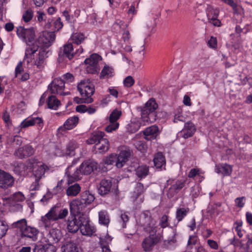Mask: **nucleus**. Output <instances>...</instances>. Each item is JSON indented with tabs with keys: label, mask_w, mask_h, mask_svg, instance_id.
<instances>
[{
	"label": "nucleus",
	"mask_w": 252,
	"mask_h": 252,
	"mask_svg": "<svg viewBox=\"0 0 252 252\" xmlns=\"http://www.w3.org/2000/svg\"><path fill=\"white\" fill-rule=\"evenodd\" d=\"M139 223L143 227L144 230L149 233L142 242V247L145 252L152 250L153 247L161 240L159 234H156V221L153 219L149 212H143L140 216Z\"/></svg>",
	"instance_id": "1"
},
{
	"label": "nucleus",
	"mask_w": 252,
	"mask_h": 252,
	"mask_svg": "<svg viewBox=\"0 0 252 252\" xmlns=\"http://www.w3.org/2000/svg\"><path fill=\"white\" fill-rule=\"evenodd\" d=\"M97 167V163L94 161L88 160L83 162L80 166L79 168H76L73 165L69 166L66 170L65 174L68 177V184L72 183L76 181L81 179V175H89Z\"/></svg>",
	"instance_id": "2"
},
{
	"label": "nucleus",
	"mask_w": 252,
	"mask_h": 252,
	"mask_svg": "<svg viewBox=\"0 0 252 252\" xmlns=\"http://www.w3.org/2000/svg\"><path fill=\"white\" fill-rule=\"evenodd\" d=\"M39 162L35 158H31L26 161V166L28 168L33 169L32 174L31 176L32 183L31 185V189L32 190H38L42 184L41 179L43 177L48 167L44 164L38 165Z\"/></svg>",
	"instance_id": "3"
},
{
	"label": "nucleus",
	"mask_w": 252,
	"mask_h": 252,
	"mask_svg": "<svg viewBox=\"0 0 252 252\" xmlns=\"http://www.w3.org/2000/svg\"><path fill=\"white\" fill-rule=\"evenodd\" d=\"M158 105L153 98L150 99L141 109V119L143 125L146 123L149 124L155 122L159 118V113L156 111Z\"/></svg>",
	"instance_id": "4"
},
{
	"label": "nucleus",
	"mask_w": 252,
	"mask_h": 252,
	"mask_svg": "<svg viewBox=\"0 0 252 252\" xmlns=\"http://www.w3.org/2000/svg\"><path fill=\"white\" fill-rule=\"evenodd\" d=\"M68 213L67 209H59L58 207H53L45 216L41 217L42 224L46 229L50 228L53 226L54 221L64 219Z\"/></svg>",
	"instance_id": "5"
},
{
	"label": "nucleus",
	"mask_w": 252,
	"mask_h": 252,
	"mask_svg": "<svg viewBox=\"0 0 252 252\" xmlns=\"http://www.w3.org/2000/svg\"><path fill=\"white\" fill-rule=\"evenodd\" d=\"M100 56L98 54H93L90 58L85 60V64H87L86 71L88 73L94 74L100 70L98 63L100 60Z\"/></svg>",
	"instance_id": "6"
},
{
	"label": "nucleus",
	"mask_w": 252,
	"mask_h": 252,
	"mask_svg": "<svg viewBox=\"0 0 252 252\" xmlns=\"http://www.w3.org/2000/svg\"><path fill=\"white\" fill-rule=\"evenodd\" d=\"M65 82L63 79L55 78L48 86V90L52 94H59L60 95H67L69 93H64Z\"/></svg>",
	"instance_id": "7"
},
{
	"label": "nucleus",
	"mask_w": 252,
	"mask_h": 252,
	"mask_svg": "<svg viewBox=\"0 0 252 252\" xmlns=\"http://www.w3.org/2000/svg\"><path fill=\"white\" fill-rule=\"evenodd\" d=\"M77 88L82 97L92 98L91 96L94 93V85L88 81L84 80L81 81L78 85Z\"/></svg>",
	"instance_id": "8"
},
{
	"label": "nucleus",
	"mask_w": 252,
	"mask_h": 252,
	"mask_svg": "<svg viewBox=\"0 0 252 252\" xmlns=\"http://www.w3.org/2000/svg\"><path fill=\"white\" fill-rule=\"evenodd\" d=\"M122 115V112L117 109L114 110L110 114L109 117V125L105 127V130L107 132H111L116 130L119 126L117 120Z\"/></svg>",
	"instance_id": "9"
},
{
	"label": "nucleus",
	"mask_w": 252,
	"mask_h": 252,
	"mask_svg": "<svg viewBox=\"0 0 252 252\" xmlns=\"http://www.w3.org/2000/svg\"><path fill=\"white\" fill-rule=\"evenodd\" d=\"M17 34L19 37L23 38L25 42H32L34 39L35 32L32 28L25 29L20 26L17 28Z\"/></svg>",
	"instance_id": "10"
},
{
	"label": "nucleus",
	"mask_w": 252,
	"mask_h": 252,
	"mask_svg": "<svg viewBox=\"0 0 252 252\" xmlns=\"http://www.w3.org/2000/svg\"><path fill=\"white\" fill-rule=\"evenodd\" d=\"M80 231L83 235H91L94 232V227L89 223L87 216L85 214L80 216Z\"/></svg>",
	"instance_id": "11"
},
{
	"label": "nucleus",
	"mask_w": 252,
	"mask_h": 252,
	"mask_svg": "<svg viewBox=\"0 0 252 252\" xmlns=\"http://www.w3.org/2000/svg\"><path fill=\"white\" fill-rule=\"evenodd\" d=\"M14 182L13 177L9 173L0 170V187L6 189L13 186Z\"/></svg>",
	"instance_id": "12"
},
{
	"label": "nucleus",
	"mask_w": 252,
	"mask_h": 252,
	"mask_svg": "<svg viewBox=\"0 0 252 252\" xmlns=\"http://www.w3.org/2000/svg\"><path fill=\"white\" fill-rule=\"evenodd\" d=\"M130 156V150L127 149L122 150L118 155L116 154V166L118 168H122L128 161Z\"/></svg>",
	"instance_id": "13"
},
{
	"label": "nucleus",
	"mask_w": 252,
	"mask_h": 252,
	"mask_svg": "<svg viewBox=\"0 0 252 252\" xmlns=\"http://www.w3.org/2000/svg\"><path fill=\"white\" fill-rule=\"evenodd\" d=\"M74 54L72 43H67L60 48L59 52V56L60 58H67L71 60L74 57Z\"/></svg>",
	"instance_id": "14"
},
{
	"label": "nucleus",
	"mask_w": 252,
	"mask_h": 252,
	"mask_svg": "<svg viewBox=\"0 0 252 252\" xmlns=\"http://www.w3.org/2000/svg\"><path fill=\"white\" fill-rule=\"evenodd\" d=\"M34 153V149L30 145H27L17 150L14 155L20 158H24L30 157Z\"/></svg>",
	"instance_id": "15"
},
{
	"label": "nucleus",
	"mask_w": 252,
	"mask_h": 252,
	"mask_svg": "<svg viewBox=\"0 0 252 252\" xmlns=\"http://www.w3.org/2000/svg\"><path fill=\"white\" fill-rule=\"evenodd\" d=\"M185 181L178 180L173 183L168 189L167 196L169 198L174 197L184 186Z\"/></svg>",
	"instance_id": "16"
},
{
	"label": "nucleus",
	"mask_w": 252,
	"mask_h": 252,
	"mask_svg": "<svg viewBox=\"0 0 252 252\" xmlns=\"http://www.w3.org/2000/svg\"><path fill=\"white\" fill-rule=\"evenodd\" d=\"M85 207L86 206L79 200H73L70 203V213L74 216H79L83 214L81 213Z\"/></svg>",
	"instance_id": "17"
},
{
	"label": "nucleus",
	"mask_w": 252,
	"mask_h": 252,
	"mask_svg": "<svg viewBox=\"0 0 252 252\" xmlns=\"http://www.w3.org/2000/svg\"><path fill=\"white\" fill-rule=\"evenodd\" d=\"M55 38L56 35L54 32H47L40 37L39 42L42 44L44 48H47L52 45Z\"/></svg>",
	"instance_id": "18"
},
{
	"label": "nucleus",
	"mask_w": 252,
	"mask_h": 252,
	"mask_svg": "<svg viewBox=\"0 0 252 252\" xmlns=\"http://www.w3.org/2000/svg\"><path fill=\"white\" fill-rule=\"evenodd\" d=\"M111 187L112 182L110 179H102L99 183L98 193L101 195H105L110 191Z\"/></svg>",
	"instance_id": "19"
},
{
	"label": "nucleus",
	"mask_w": 252,
	"mask_h": 252,
	"mask_svg": "<svg viewBox=\"0 0 252 252\" xmlns=\"http://www.w3.org/2000/svg\"><path fill=\"white\" fill-rule=\"evenodd\" d=\"M195 131V125L192 122H188L185 123L184 128L180 132V133L184 138L186 139L191 137Z\"/></svg>",
	"instance_id": "20"
},
{
	"label": "nucleus",
	"mask_w": 252,
	"mask_h": 252,
	"mask_svg": "<svg viewBox=\"0 0 252 252\" xmlns=\"http://www.w3.org/2000/svg\"><path fill=\"white\" fill-rule=\"evenodd\" d=\"M79 119L77 116H73L69 118L64 123L63 126L58 128L59 131L70 130L77 126L78 123Z\"/></svg>",
	"instance_id": "21"
},
{
	"label": "nucleus",
	"mask_w": 252,
	"mask_h": 252,
	"mask_svg": "<svg viewBox=\"0 0 252 252\" xmlns=\"http://www.w3.org/2000/svg\"><path fill=\"white\" fill-rule=\"evenodd\" d=\"M38 230L34 227L27 226L21 232L22 238H29L33 241L36 240V236L38 234Z\"/></svg>",
	"instance_id": "22"
},
{
	"label": "nucleus",
	"mask_w": 252,
	"mask_h": 252,
	"mask_svg": "<svg viewBox=\"0 0 252 252\" xmlns=\"http://www.w3.org/2000/svg\"><path fill=\"white\" fill-rule=\"evenodd\" d=\"M80 216H78V218L76 217L73 218L72 220H68L67 228L69 232L75 233L79 229H80Z\"/></svg>",
	"instance_id": "23"
},
{
	"label": "nucleus",
	"mask_w": 252,
	"mask_h": 252,
	"mask_svg": "<svg viewBox=\"0 0 252 252\" xmlns=\"http://www.w3.org/2000/svg\"><path fill=\"white\" fill-rule=\"evenodd\" d=\"M48 241L49 243H57L62 238V233L60 230L53 228L49 231Z\"/></svg>",
	"instance_id": "24"
},
{
	"label": "nucleus",
	"mask_w": 252,
	"mask_h": 252,
	"mask_svg": "<svg viewBox=\"0 0 252 252\" xmlns=\"http://www.w3.org/2000/svg\"><path fill=\"white\" fill-rule=\"evenodd\" d=\"M158 131V127L156 125H154L145 129L143 131V134L146 139L151 140L156 138Z\"/></svg>",
	"instance_id": "25"
},
{
	"label": "nucleus",
	"mask_w": 252,
	"mask_h": 252,
	"mask_svg": "<svg viewBox=\"0 0 252 252\" xmlns=\"http://www.w3.org/2000/svg\"><path fill=\"white\" fill-rule=\"evenodd\" d=\"M35 124L38 125L39 126H41L43 124V120L41 118H32L29 120H25L21 124V128H26L27 127L33 126Z\"/></svg>",
	"instance_id": "26"
},
{
	"label": "nucleus",
	"mask_w": 252,
	"mask_h": 252,
	"mask_svg": "<svg viewBox=\"0 0 252 252\" xmlns=\"http://www.w3.org/2000/svg\"><path fill=\"white\" fill-rule=\"evenodd\" d=\"M94 195L91 193L89 191L86 190L81 194L80 200H79L86 206L92 203L94 200Z\"/></svg>",
	"instance_id": "27"
},
{
	"label": "nucleus",
	"mask_w": 252,
	"mask_h": 252,
	"mask_svg": "<svg viewBox=\"0 0 252 252\" xmlns=\"http://www.w3.org/2000/svg\"><path fill=\"white\" fill-rule=\"evenodd\" d=\"M216 167V172L219 174H222L224 176L230 175L232 170L231 166L226 163L217 165Z\"/></svg>",
	"instance_id": "28"
},
{
	"label": "nucleus",
	"mask_w": 252,
	"mask_h": 252,
	"mask_svg": "<svg viewBox=\"0 0 252 252\" xmlns=\"http://www.w3.org/2000/svg\"><path fill=\"white\" fill-rule=\"evenodd\" d=\"M81 187L79 184L75 183L69 186L66 190V194L68 196H76L80 191Z\"/></svg>",
	"instance_id": "29"
},
{
	"label": "nucleus",
	"mask_w": 252,
	"mask_h": 252,
	"mask_svg": "<svg viewBox=\"0 0 252 252\" xmlns=\"http://www.w3.org/2000/svg\"><path fill=\"white\" fill-rule=\"evenodd\" d=\"M47 52L45 50H40L39 51L38 57L34 62V64L38 68H41L43 67L45 60L47 57Z\"/></svg>",
	"instance_id": "30"
},
{
	"label": "nucleus",
	"mask_w": 252,
	"mask_h": 252,
	"mask_svg": "<svg viewBox=\"0 0 252 252\" xmlns=\"http://www.w3.org/2000/svg\"><path fill=\"white\" fill-rule=\"evenodd\" d=\"M105 133L102 131H97L94 134H93L90 138L88 139L86 142L88 144H93L94 143H99L100 141L104 139L103 137Z\"/></svg>",
	"instance_id": "31"
},
{
	"label": "nucleus",
	"mask_w": 252,
	"mask_h": 252,
	"mask_svg": "<svg viewBox=\"0 0 252 252\" xmlns=\"http://www.w3.org/2000/svg\"><path fill=\"white\" fill-rule=\"evenodd\" d=\"M3 200L8 201V202L12 204L13 202H22L24 200L25 197L20 192H16L12 195L3 198Z\"/></svg>",
	"instance_id": "32"
},
{
	"label": "nucleus",
	"mask_w": 252,
	"mask_h": 252,
	"mask_svg": "<svg viewBox=\"0 0 252 252\" xmlns=\"http://www.w3.org/2000/svg\"><path fill=\"white\" fill-rule=\"evenodd\" d=\"M94 147L95 149L98 150L100 153H104L109 149V141L106 138H104L100 141V143H96Z\"/></svg>",
	"instance_id": "33"
},
{
	"label": "nucleus",
	"mask_w": 252,
	"mask_h": 252,
	"mask_svg": "<svg viewBox=\"0 0 252 252\" xmlns=\"http://www.w3.org/2000/svg\"><path fill=\"white\" fill-rule=\"evenodd\" d=\"M154 165L157 168H161V167L165 164V159L164 157L161 153H158L155 155L154 158Z\"/></svg>",
	"instance_id": "34"
},
{
	"label": "nucleus",
	"mask_w": 252,
	"mask_h": 252,
	"mask_svg": "<svg viewBox=\"0 0 252 252\" xmlns=\"http://www.w3.org/2000/svg\"><path fill=\"white\" fill-rule=\"evenodd\" d=\"M60 104V101L55 95H52L48 97L47 105L49 108L56 110Z\"/></svg>",
	"instance_id": "35"
},
{
	"label": "nucleus",
	"mask_w": 252,
	"mask_h": 252,
	"mask_svg": "<svg viewBox=\"0 0 252 252\" xmlns=\"http://www.w3.org/2000/svg\"><path fill=\"white\" fill-rule=\"evenodd\" d=\"M145 191L144 187L141 183H137L136 184L134 190L132 194V198L136 199Z\"/></svg>",
	"instance_id": "36"
},
{
	"label": "nucleus",
	"mask_w": 252,
	"mask_h": 252,
	"mask_svg": "<svg viewBox=\"0 0 252 252\" xmlns=\"http://www.w3.org/2000/svg\"><path fill=\"white\" fill-rule=\"evenodd\" d=\"M219 10L215 8L211 5H208L206 8V14L208 20L212 19L214 17H218L219 14Z\"/></svg>",
	"instance_id": "37"
},
{
	"label": "nucleus",
	"mask_w": 252,
	"mask_h": 252,
	"mask_svg": "<svg viewBox=\"0 0 252 252\" xmlns=\"http://www.w3.org/2000/svg\"><path fill=\"white\" fill-rule=\"evenodd\" d=\"M136 175L140 178H142L146 176L149 173V167L146 165H142L138 166L136 170Z\"/></svg>",
	"instance_id": "38"
},
{
	"label": "nucleus",
	"mask_w": 252,
	"mask_h": 252,
	"mask_svg": "<svg viewBox=\"0 0 252 252\" xmlns=\"http://www.w3.org/2000/svg\"><path fill=\"white\" fill-rule=\"evenodd\" d=\"M62 249L63 252H78L76 245L72 242H67Z\"/></svg>",
	"instance_id": "39"
},
{
	"label": "nucleus",
	"mask_w": 252,
	"mask_h": 252,
	"mask_svg": "<svg viewBox=\"0 0 252 252\" xmlns=\"http://www.w3.org/2000/svg\"><path fill=\"white\" fill-rule=\"evenodd\" d=\"M111 241V239L100 238L99 240V245L102 249V252H111V250L109 247L108 244Z\"/></svg>",
	"instance_id": "40"
},
{
	"label": "nucleus",
	"mask_w": 252,
	"mask_h": 252,
	"mask_svg": "<svg viewBox=\"0 0 252 252\" xmlns=\"http://www.w3.org/2000/svg\"><path fill=\"white\" fill-rule=\"evenodd\" d=\"M77 143L74 141H70L66 145V153L69 156L74 155V151L78 148Z\"/></svg>",
	"instance_id": "41"
},
{
	"label": "nucleus",
	"mask_w": 252,
	"mask_h": 252,
	"mask_svg": "<svg viewBox=\"0 0 252 252\" xmlns=\"http://www.w3.org/2000/svg\"><path fill=\"white\" fill-rule=\"evenodd\" d=\"M27 221L25 219H23L19 220H18L16 222L13 223L11 225L12 228H19L21 233L22 232V230H24L26 227H27Z\"/></svg>",
	"instance_id": "42"
},
{
	"label": "nucleus",
	"mask_w": 252,
	"mask_h": 252,
	"mask_svg": "<svg viewBox=\"0 0 252 252\" xmlns=\"http://www.w3.org/2000/svg\"><path fill=\"white\" fill-rule=\"evenodd\" d=\"M189 212V209L184 208H178L176 213V218L178 222L182 220L183 218L187 215Z\"/></svg>",
	"instance_id": "43"
},
{
	"label": "nucleus",
	"mask_w": 252,
	"mask_h": 252,
	"mask_svg": "<svg viewBox=\"0 0 252 252\" xmlns=\"http://www.w3.org/2000/svg\"><path fill=\"white\" fill-rule=\"evenodd\" d=\"M71 38L73 43L78 45L84 41L85 36L82 33H74L71 35Z\"/></svg>",
	"instance_id": "44"
},
{
	"label": "nucleus",
	"mask_w": 252,
	"mask_h": 252,
	"mask_svg": "<svg viewBox=\"0 0 252 252\" xmlns=\"http://www.w3.org/2000/svg\"><path fill=\"white\" fill-rule=\"evenodd\" d=\"M112 73L113 69L111 67L105 66L101 72L100 78H104L111 77L113 75Z\"/></svg>",
	"instance_id": "45"
},
{
	"label": "nucleus",
	"mask_w": 252,
	"mask_h": 252,
	"mask_svg": "<svg viewBox=\"0 0 252 252\" xmlns=\"http://www.w3.org/2000/svg\"><path fill=\"white\" fill-rule=\"evenodd\" d=\"M8 143L13 147L20 146L22 143L21 137L15 135L9 139Z\"/></svg>",
	"instance_id": "46"
},
{
	"label": "nucleus",
	"mask_w": 252,
	"mask_h": 252,
	"mask_svg": "<svg viewBox=\"0 0 252 252\" xmlns=\"http://www.w3.org/2000/svg\"><path fill=\"white\" fill-rule=\"evenodd\" d=\"M128 26V25L127 24H126L124 22L119 19H117L115 21L113 25V29L114 31H117V29L119 28L123 31L125 29H127Z\"/></svg>",
	"instance_id": "47"
},
{
	"label": "nucleus",
	"mask_w": 252,
	"mask_h": 252,
	"mask_svg": "<svg viewBox=\"0 0 252 252\" xmlns=\"http://www.w3.org/2000/svg\"><path fill=\"white\" fill-rule=\"evenodd\" d=\"M99 221L100 223L107 225L109 222L108 216L105 211H101L99 213Z\"/></svg>",
	"instance_id": "48"
},
{
	"label": "nucleus",
	"mask_w": 252,
	"mask_h": 252,
	"mask_svg": "<svg viewBox=\"0 0 252 252\" xmlns=\"http://www.w3.org/2000/svg\"><path fill=\"white\" fill-rule=\"evenodd\" d=\"M8 226L6 222L0 220V238L4 236L8 230Z\"/></svg>",
	"instance_id": "49"
},
{
	"label": "nucleus",
	"mask_w": 252,
	"mask_h": 252,
	"mask_svg": "<svg viewBox=\"0 0 252 252\" xmlns=\"http://www.w3.org/2000/svg\"><path fill=\"white\" fill-rule=\"evenodd\" d=\"M134 145L135 148L142 153L145 152L147 148V145L143 141H137Z\"/></svg>",
	"instance_id": "50"
},
{
	"label": "nucleus",
	"mask_w": 252,
	"mask_h": 252,
	"mask_svg": "<svg viewBox=\"0 0 252 252\" xmlns=\"http://www.w3.org/2000/svg\"><path fill=\"white\" fill-rule=\"evenodd\" d=\"M33 16V13L32 10L31 9H29L24 13L23 19L25 22H28L31 20Z\"/></svg>",
	"instance_id": "51"
},
{
	"label": "nucleus",
	"mask_w": 252,
	"mask_h": 252,
	"mask_svg": "<svg viewBox=\"0 0 252 252\" xmlns=\"http://www.w3.org/2000/svg\"><path fill=\"white\" fill-rule=\"evenodd\" d=\"M74 101L76 103H90L93 101L92 98H86L85 97H82V98H79L78 97H75L74 98Z\"/></svg>",
	"instance_id": "52"
},
{
	"label": "nucleus",
	"mask_w": 252,
	"mask_h": 252,
	"mask_svg": "<svg viewBox=\"0 0 252 252\" xmlns=\"http://www.w3.org/2000/svg\"><path fill=\"white\" fill-rule=\"evenodd\" d=\"M104 162L105 164L107 165L113 164L114 163H115L116 165V154H111L109 157L106 158L104 159Z\"/></svg>",
	"instance_id": "53"
},
{
	"label": "nucleus",
	"mask_w": 252,
	"mask_h": 252,
	"mask_svg": "<svg viewBox=\"0 0 252 252\" xmlns=\"http://www.w3.org/2000/svg\"><path fill=\"white\" fill-rule=\"evenodd\" d=\"M46 247V244H43L41 242L38 243L35 245L33 249V252H45Z\"/></svg>",
	"instance_id": "54"
},
{
	"label": "nucleus",
	"mask_w": 252,
	"mask_h": 252,
	"mask_svg": "<svg viewBox=\"0 0 252 252\" xmlns=\"http://www.w3.org/2000/svg\"><path fill=\"white\" fill-rule=\"evenodd\" d=\"M38 46L35 44H33L32 46L29 47L26 50L25 58H27L29 55L33 54L38 50Z\"/></svg>",
	"instance_id": "55"
},
{
	"label": "nucleus",
	"mask_w": 252,
	"mask_h": 252,
	"mask_svg": "<svg viewBox=\"0 0 252 252\" xmlns=\"http://www.w3.org/2000/svg\"><path fill=\"white\" fill-rule=\"evenodd\" d=\"M124 85L126 87H131L134 83V80L131 76H127L124 80Z\"/></svg>",
	"instance_id": "56"
},
{
	"label": "nucleus",
	"mask_w": 252,
	"mask_h": 252,
	"mask_svg": "<svg viewBox=\"0 0 252 252\" xmlns=\"http://www.w3.org/2000/svg\"><path fill=\"white\" fill-rule=\"evenodd\" d=\"M220 203H216L213 205H210L207 208V213L210 216H212L215 213V210L217 209L218 207H220Z\"/></svg>",
	"instance_id": "57"
},
{
	"label": "nucleus",
	"mask_w": 252,
	"mask_h": 252,
	"mask_svg": "<svg viewBox=\"0 0 252 252\" xmlns=\"http://www.w3.org/2000/svg\"><path fill=\"white\" fill-rule=\"evenodd\" d=\"M168 217L166 215H164L161 217L160 220L159 225L162 228H165L168 226Z\"/></svg>",
	"instance_id": "58"
},
{
	"label": "nucleus",
	"mask_w": 252,
	"mask_h": 252,
	"mask_svg": "<svg viewBox=\"0 0 252 252\" xmlns=\"http://www.w3.org/2000/svg\"><path fill=\"white\" fill-rule=\"evenodd\" d=\"M2 117L3 120L7 126L11 124V121L10 119V115L7 111L5 110L3 112Z\"/></svg>",
	"instance_id": "59"
},
{
	"label": "nucleus",
	"mask_w": 252,
	"mask_h": 252,
	"mask_svg": "<svg viewBox=\"0 0 252 252\" xmlns=\"http://www.w3.org/2000/svg\"><path fill=\"white\" fill-rule=\"evenodd\" d=\"M223 2L231 6L234 10V13L237 12V5L233 0H221Z\"/></svg>",
	"instance_id": "60"
},
{
	"label": "nucleus",
	"mask_w": 252,
	"mask_h": 252,
	"mask_svg": "<svg viewBox=\"0 0 252 252\" xmlns=\"http://www.w3.org/2000/svg\"><path fill=\"white\" fill-rule=\"evenodd\" d=\"M54 25L55 30L57 31L61 29L63 27V23L61 21V18L60 17L58 18L54 22Z\"/></svg>",
	"instance_id": "61"
},
{
	"label": "nucleus",
	"mask_w": 252,
	"mask_h": 252,
	"mask_svg": "<svg viewBox=\"0 0 252 252\" xmlns=\"http://www.w3.org/2000/svg\"><path fill=\"white\" fill-rule=\"evenodd\" d=\"M123 32L122 38L124 41H128L130 38V35L129 31L127 29H125L122 31Z\"/></svg>",
	"instance_id": "62"
},
{
	"label": "nucleus",
	"mask_w": 252,
	"mask_h": 252,
	"mask_svg": "<svg viewBox=\"0 0 252 252\" xmlns=\"http://www.w3.org/2000/svg\"><path fill=\"white\" fill-rule=\"evenodd\" d=\"M209 46L212 48H216L217 46V40L216 38L212 36L208 41Z\"/></svg>",
	"instance_id": "63"
},
{
	"label": "nucleus",
	"mask_w": 252,
	"mask_h": 252,
	"mask_svg": "<svg viewBox=\"0 0 252 252\" xmlns=\"http://www.w3.org/2000/svg\"><path fill=\"white\" fill-rule=\"evenodd\" d=\"M52 243L46 244V247L45 248V252H56V247L51 244Z\"/></svg>",
	"instance_id": "64"
}]
</instances>
